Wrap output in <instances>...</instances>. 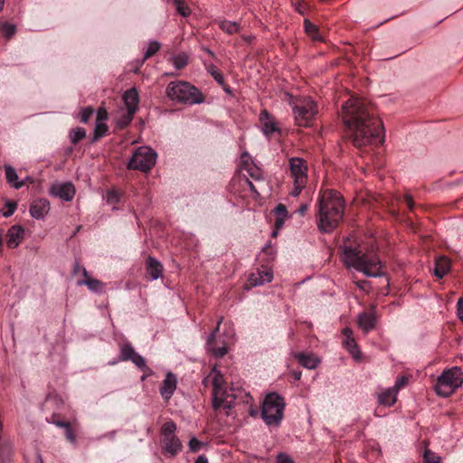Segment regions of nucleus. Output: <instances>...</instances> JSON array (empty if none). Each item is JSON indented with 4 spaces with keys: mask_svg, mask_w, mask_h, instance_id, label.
<instances>
[{
    "mask_svg": "<svg viewBox=\"0 0 463 463\" xmlns=\"http://www.w3.org/2000/svg\"><path fill=\"white\" fill-rule=\"evenodd\" d=\"M50 211V203L47 199L34 200L30 206V214L36 220H42Z\"/></svg>",
    "mask_w": 463,
    "mask_h": 463,
    "instance_id": "nucleus-18",
    "label": "nucleus"
},
{
    "mask_svg": "<svg viewBox=\"0 0 463 463\" xmlns=\"http://www.w3.org/2000/svg\"><path fill=\"white\" fill-rule=\"evenodd\" d=\"M141 371H143V372H144V373H145L147 377H149V376H151V375H153V374H154L153 370H152L151 368H149L146 364V367H144V369H142Z\"/></svg>",
    "mask_w": 463,
    "mask_h": 463,
    "instance_id": "nucleus-63",
    "label": "nucleus"
},
{
    "mask_svg": "<svg viewBox=\"0 0 463 463\" xmlns=\"http://www.w3.org/2000/svg\"><path fill=\"white\" fill-rule=\"evenodd\" d=\"M317 113V104L310 99L298 100L293 105L295 121L300 127L308 126Z\"/></svg>",
    "mask_w": 463,
    "mask_h": 463,
    "instance_id": "nucleus-10",
    "label": "nucleus"
},
{
    "mask_svg": "<svg viewBox=\"0 0 463 463\" xmlns=\"http://www.w3.org/2000/svg\"><path fill=\"white\" fill-rule=\"evenodd\" d=\"M137 354L131 344L126 343L120 347L119 358L121 361H130Z\"/></svg>",
    "mask_w": 463,
    "mask_h": 463,
    "instance_id": "nucleus-30",
    "label": "nucleus"
},
{
    "mask_svg": "<svg viewBox=\"0 0 463 463\" xmlns=\"http://www.w3.org/2000/svg\"><path fill=\"white\" fill-rule=\"evenodd\" d=\"M157 153L150 146L137 147L128 163V169L148 173L156 165Z\"/></svg>",
    "mask_w": 463,
    "mask_h": 463,
    "instance_id": "nucleus-9",
    "label": "nucleus"
},
{
    "mask_svg": "<svg viewBox=\"0 0 463 463\" xmlns=\"http://www.w3.org/2000/svg\"><path fill=\"white\" fill-rule=\"evenodd\" d=\"M249 413L252 417H256L258 415V410L256 408H253L252 406L250 407Z\"/></svg>",
    "mask_w": 463,
    "mask_h": 463,
    "instance_id": "nucleus-64",
    "label": "nucleus"
},
{
    "mask_svg": "<svg viewBox=\"0 0 463 463\" xmlns=\"http://www.w3.org/2000/svg\"><path fill=\"white\" fill-rule=\"evenodd\" d=\"M207 71L214 79V80L221 86L224 85V78L222 73L213 64L207 66Z\"/></svg>",
    "mask_w": 463,
    "mask_h": 463,
    "instance_id": "nucleus-32",
    "label": "nucleus"
},
{
    "mask_svg": "<svg viewBox=\"0 0 463 463\" xmlns=\"http://www.w3.org/2000/svg\"><path fill=\"white\" fill-rule=\"evenodd\" d=\"M273 274L270 269H264L258 270L256 273H251L248 279L250 287H258L269 283L272 280Z\"/></svg>",
    "mask_w": 463,
    "mask_h": 463,
    "instance_id": "nucleus-19",
    "label": "nucleus"
},
{
    "mask_svg": "<svg viewBox=\"0 0 463 463\" xmlns=\"http://www.w3.org/2000/svg\"><path fill=\"white\" fill-rule=\"evenodd\" d=\"M7 246L16 248L24 237V229L21 225H13L7 232Z\"/></svg>",
    "mask_w": 463,
    "mask_h": 463,
    "instance_id": "nucleus-21",
    "label": "nucleus"
},
{
    "mask_svg": "<svg viewBox=\"0 0 463 463\" xmlns=\"http://www.w3.org/2000/svg\"><path fill=\"white\" fill-rule=\"evenodd\" d=\"M94 110L90 106L85 107L80 113V120L82 123H87L90 117L93 115Z\"/></svg>",
    "mask_w": 463,
    "mask_h": 463,
    "instance_id": "nucleus-41",
    "label": "nucleus"
},
{
    "mask_svg": "<svg viewBox=\"0 0 463 463\" xmlns=\"http://www.w3.org/2000/svg\"><path fill=\"white\" fill-rule=\"evenodd\" d=\"M344 262L348 268L363 272L366 277L383 275L379 257L374 252H362L359 247L345 245L342 247Z\"/></svg>",
    "mask_w": 463,
    "mask_h": 463,
    "instance_id": "nucleus-4",
    "label": "nucleus"
},
{
    "mask_svg": "<svg viewBox=\"0 0 463 463\" xmlns=\"http://www.w3.org/2000/svg\"><path fill=\"white\" fill-rule=\"evenodd\" d=\"M290 174L295 183L307 181V166L305 161L300 157H292L289 159Z\"/></svg>",
    "mask_w": 463,
    "mask_h": 463,
    "instance_id": "nucleus-13",
    "label": "nucleus"
},
{
    "mask_svg": "<svg viewBox=\"0 0 463 463\" xmlns=\"http://www.w3.org/2000/svg\"><path fill=\"white\" fill-rule=\"evenodd\" d=\"M463 383V372L459 367L445 370L437 379L435 391L441 397H449Z\"/></svg>",
    "mask_w": 463,
    "mask_h": 463,
    "instance_id": "nucleus-8",
    "label": "nucleus"
},
{
    "mask_svg": "<svg viewBox=\"0 0 463 463\" xmlns=\"http://www.w3.org/2000/svg\"><path fill=\"white\" fill-rule=\"evenodd\" d=\"M246 182H247V184L249 185V188H250V192L258 196L259 193H258L255 185L250 180H248V179L246 180Z\"/></svg>",
    "mask_w": 463,
    "mask_h": 463,
    "instance_id": "nucleus-60",
    "label": "nucleus"
},
{
    "mask_svg": "<svg viewBox=\"0 0 463 463\" xmlns=\"http://www.w3.org/2000/svg\"><path fill=\"white\" fill-rule=\"evenodd\" d=\"M342 334L345 337L344 340H347V339H352L354 338L353 336V331L350 327H345L343 330H342Z\"/></svg>",
    "mask_w": 463,
    "mask_h": 463,
    "instance_id": "nucleus-57",
    "label": "nucleus"
},
{
    "mask_svg": "<svg viewBox=\"0 0 463 463\" xmlns=\"http://www.w3.org/2000/svg\"><path fill=\"white\" fill-rule=\"evenodd\" d=\"M219 28L228 34H233L240 31V24L228 20H220L217 22Z\"/></svg>",
    "mask_w": 463,
    "mask_h": 463,
    "instance_id": "nucleus-28",
    "label": "nucleus"
},
{
    "mask_svg": "<svg viewBox=\"0 0 463 463\" xmlns=\"http://www.w3.org/2000/svg\"><path fill=\"white\" fill-rule=\"evenodd\" d=\"M116 433H117V430H112V431L102 434L97 439L101 440L102 439L108 438L110 440H113L116 437Z\"/></svg>",
    "mask_w": 463,
    "mask_h": 463,
    "instance_id": "nucleus-56",
    "label": "nucleus"
},
{
    "mask_svg": "<svg viewBox=\"0 0 463 463\" xmlns=\"http://www.w3.org/2000/svg\"><path fill=\"white\" fill-rule=\"evenodd\" d=\"M160 49V43L156 41H150L146 51L144 53V60H147L156 54Z\"/></svg>",
    "mask_w": 463,
    "mask_h": 463,
    "instance_id": "nucleus-34",
    "label": "nucleus"
},
{
    "mask_svg": "<svg viewBox=\"0 0 463 463\" xmlns=\"http://www.w3.org/2000/svg\"><path fill=\"white\" fill-rule=\"evenodd\" d=\"M123 101L127 107V110L129 111V115H135L138 108V92L136 88H131L125 91L123 94Z\"/></svg>",
    "mask_w": 463,
    "mask_h": 463,
    "instance_id": "nucleus-20",
    "label": "nucleus"
},
{
    "mask_svg": "<svg viewBox=\"0 0 463 463\" xmlns=\"http://www.w3.org/2000/svg\"><path fill=\"white\" fill-rule=\"evenodd\" d=\"M165 95L172 101L184 105L202 104L205 99L198 88L184 80L169 82L165 89Z\"/></svg>",
    "mask_w": 463,
    "mask_h": 463,
    "instance_id": "nucleus-5",
    "label": "nucleus"
},
{
    "mask_svg": "<svg viewBox=\"0 0 463 463\" xmlns=\"http://www.w3.org/2000/svg\"><path fill=\"white\" fill-rule=\"evenodd\" d=\"M108 126L105 122H96L95 129H94V141L102 137L108 132Z\"/></svg>",
    "mask_w": 463,
    "mask_h": 463,
    "instance_id": "nucleus-35",
    "label": "nucleus"
},
{
    "mask_svg": "<svg viewBox=\"0 0 463 463\" xmlns=\"http://www.w3.org/2000/svg\"><path fill=\"white\" fill-rule=\"evenodd\" d=\"M291 355L297 359L303 367L309 370L316 369L321 362L317 356L310 353L292 352Z\"/></svg>",
    "mask_w": 463,
    "mask_h": 463,
    "instance_id": "nucleus-17",
    "label": "nucleus"
},
{
    "mask_svg": "<svg viewBox=\"0 0 463 463\" xmlns=\"http://www.w3.org/2000/svg\"><path fill=\"white\" fill-rule=\"evenodd\" d=\"M106 199L108 203L117 204L120 201V194L117 190L111 189L107 192Z\"/></svg>",
    "mask_w": 463,
    "mask_h": 463,
    "instance_id": "nucleus-39",
    "label": "nucleus"
},
{
    "mask_svg": "<svg viewBox=\"0 0 463 463\" xmlns=\"http://www.w3.org/2000/svg\"><path fill=\"white\" fill-rule=\"evenodd\" d=\"M342 110L346 135L354 146L360 148L383 142V123L368 110L364 101L351 97L343 104Z\"/></svg>",
    "mask_w": 463,
    "mask_h": 463,
    "instance_id": "nucleus-1",
    "label": "nucleus"
},
{
    "mask_svg": "<svg viewBox=\"0 0 463 463\" xmlns=\"http://www.w3.org/2000/svg\"><path fill=\"white\" fill-rule=\"evenodd\" d=\"M56 417V414L55 413H52V420H48V422H51L52 424H54L55 426L57 427H60V428H64L66 429L69 425H71V423L69 421H64V420H54V418Z\"/></svg>",
    "mask_w": 463,
    "mask_h": 463,
    "instance_id": "nucleus-49",
    "label": "nucleus"
},
{
    "mask_svg": "<svg viewBox=\"0 0 463 463\" xmlns=\"http://www.w3.org/2000/svg\"><path fill=\"white\" fill-rule=\"evenodd\" d=\"M176 385L177 378L175 374L168 372L159 388L160 395L164 401L168 402L172 398L176 389Z\"/></svg>",
    "mask_w": 463,
    "mask_h": 463,
    "instance_id": "nucleus-15",
    "label": "nucleus"
},
{
    "mask_svg": "<svg viewBox=\"0 0 463 463\" xmlns=\"http://www.w3.org/2000/svg\"><path fill=\"white\" fill-rule=\"evenodd\" d=\"M306 184H307V182H302L301 184L300 183L298 184V183H295V181H293V188L290 192V194L293 197L298 196L301 194L303 188L306 186Z\"/></svg>",
    "mask_w": 463,
    "mask_h": 463,
    "instance_id": "nucleus-45",
    "label": "nucleus"
},
{
    "mask_svg": "<svg viewBox=\"0 0 463 463\" xmlns=\"http://www.w3.org/2000/svg\"><path fill=\"white\" fill-rule=\"evenodd\" d=\"M304 27L305 32L313 39L316 41H321L322 38L319 34V29L318 27L311 23L308 19H305L304 21Z\"/></svg>",
    "mask_w": 463,
    "mask_h": 463,
    "instance_id": "nucleus-29",
    "label": "nucleus"
},
{
    "mask_svg": "<svg viewBox=\"0 0 463 463\" xmlns=\"http://www.w3.org/2000/svg\"><path fill=\"white\" fill-rule=\"evenodd\" d=\"M408 377L406 376H399L396 381H395V383L394 385L392 386V388L397 392H399V391L403 388L407 383H408Z\"/></svg>",
    "mask_w": 463,
    "mask_h": 463,
    "instance_id": "nucleus-44",
    "label": "nucleus"
},
{
    "mask_svg": "<svg viewBox=\"0 0 463 463\" xmlns=\"http://www.w3.org/2000/svg\"><path fill=\"white\" fill-rule=\"evenodd\" d=\"M51 192L65 202L71 201L75 195L74 185L70 182L53 185Z\"/></svg>",
    "mask_w": 463,
    "mask_h": 463,
    "instance_id": "nucleus-16",
    "label": "nucleus"
},
{
    "mask_svg": "<svg viewBox=\"0 0 463 463\" xmlns=\"http://www.w3.org/2000/svg\"><path fill=\"white\" fill-rule=\"evenodd\" d=\"M440 457H439L436 453L430 451V449H425L423 453V462L424 463H439Z\"/></svg>",
    "mask_w": 463,
    "mask_h": 463,
    "instance_id": "nucleus-38",
    "label": "nucleus"
},
{
    "mask_svg": "<svg viewBox=\"0 0 463 463\" xmlns=\"http://www.w3.org/2000/svg\"><path fill=\"white\" fill-rule=\"evenodd\" d=\"M223 317H221L217 321L216 327L212 331V333L207 336L206 339V350L208 353L212 354L215 358H222L228 353L227 346L224 344L219 346V341L216 338L217 332L220 329V326Z\"/></svg>",
    "mask_w": 463,
    "mask_h": 463,
    "instance_id": "nucleus-12",
    "label": "nucleus"
},
{
    "mask_svg": "<svg viewBox=\"0 0 463 463\" xmlns=\"http://www.w3.org/2000/svg\"><path fill=\"white\" fill-rule=\"evenodd\" d=\"M285 401L277 392L268 393L262 403L260 416L269 427L278 428L284 418Z\"/></svg>",
    "mask_w": 463,
    "mask_h": 463,
    "instance_id": "nucleus-6",
    "label": "nucleus"
},
{
    "mask_svg": "<svg viewBox=\"0 0 463 463\" xmlns=\"http://www.w3.org/2000/svg\"><path fill=\"white\" fill-rule=\"evenodd\" d=\"M194 463H209L208 458L205 455H200Z\"/></svg>",
    "mask_w": 463,
    "mask_h": 463,
    "instance_id": "nucleus-61",
    "label": "nucleus"
},
{
    "mask_svg": "<svg viewBox=\"0 0 463 463\" xmlns=\"http://www.w3.org/2000/svg\"><path fill=\"white\" fill-rule=\"evenodd\" d=\"M176 429L173 420L165 422L160 429L162 453L169 458H175L183 449L182 441L175 435Z\"/></svg>",
    "mask_w": 463,
    "mask_h": 463,
    "instance_id": "nucleus-7",
    "label": "nucleus"
},
{
    "mask_svg": "<svg viewBox=\"0 0 463 463\" xmlns=\"http://www.w3.org/2000/svg\"><path fill=\"white\" fill-rule=\"evenodd\" d=\"M5 206L6 210L5 212H3V216L10 217L11 215L14 214V211L16 210L17 204L15 202L9 201L5 203Z\"/></svg>",
    "mask_w": 463,
    "mask_h": 463,
    "instance_id": "nucleus-46",
    "label": "nucleus"
},
{
    "mask_svg": "<svg viewBox=\"0 0 463 463\" xmlns=\"http://www.w3.org/2000/svg\"><path fill=\"white\" fill-rule=\"evenodd\" d=\"M377 323V316L375 307L373 306L369 312H362L357 317V325L359 328L367 334L375 328Z\"/></svg>",
    "mask_w": 463,
    "mask_h": 463,
    "instance_id": "nucleus-14",
    "label": "nucleus"
},
{
    "mask_svg": "<svg viewBox=\"0 0 463 463\" xmlns=\"http://www.w3.org/2000/svg\"><path fill=\"white\" fill-rule=\"evenodd\" d=\"M78 285H86L90 291L98 294L104 291V283L97 279L89 278V276L83 280H79Z\"/></svg>",
    "mask_w": 463,
    "mask_h": 463,
    "instance_id": "nucleus-26",
    "label": "nucleus"
},
{
    "mask_svg": "<svg viewBox=\"0 0 463 463\" xmlns=\"http://www.w3.org/2000/svg\"><path fill=\"white\" fill-rule=\"evenodd\" d=\"M398 392L392 388H387L378 395V402L384 406H392L397 401Z\"/></svg>",
    "mask_w": 463,
    "mask_h": 463,
    "instance_id": "nucleus-24",
    "label": "nucleus"
},
{
    "mask_svg": "<svg viewBox=\"0 0 463 463\" xmlns=\"http://www.w3.org/2000/svg\"><path fill=\"white\" fill-rule=\"evenodd\" d=\"M176 11L183 17H187L191 14L189 6L185 4L184 0H173Z\"/></svg>",
    "mask_w": 463,
    "mask_h": 463,
    "instance_id": "nucleus-33",
    "label": "nucleus"
},
{
    "mask_svg": "<svg viewBox=\"0 0 463 463\" xmlns=\"http://www.w3.org/2000/svg\"><path fill=\"white\" fill-rule=\"evenodd\" d=\"M250 175L255 180H262L261 174L258 169L250 172Z\"/></svg>",
    "mask_w": 463,
    "mask_h": 463,
    "instance_id": "nucleus-59",
    "label": "nucleus"
},
{
    "mask_svg": "<svg viewBox=\"0 0 463 463\" xmlns=\"http://www.w3.org/2000/svg\"><path fill=\"white\" fill-rule=\"evenodd\" d=\"M290 375L295 381H299L302 376V372L300 370H292Z\"/></svg>",
    "mask_w": 463,
    "mask_h": 463,
    "instance_id": "nucleus-58",
    "label": "nucleus"
},
{
    "mask_svg": "<svg viewBox=\"0 0 463 463\" xmlns=\"http://www.w3.org/2000/svg\"><path fill=\"white\" fill-rule=\"evenodd\" d=\"M108 118V113L105 109L99 108L97 111L96 122H105Z\"/></svg>",
    "mask_w": 463,
    "mask_h": 463,
    "instance_id": "nucleus-51",
    "label": "nucleus"
},
{
    "mask_svg": "<svg viewBox=\"0 0 463 463\" xmlns=\"http://www.w3.org/2000/svg\"><path fill=\"white\" fill-rule=\"evenodd\" d=\"M345 202L334 190L324 191L318 200V227L323 232H332L343 218Z\"/></svg>",
    "mask_w": 463,
    "mask_h": 463,
    "instance_id": "nucleus-3",
    "label": "nucleus"
},
{
    "mask_svg": "<svg viewBox=\"0 0 463 463\" xmlns=\"http://www.w3.org/2000/svg\"><path fill=\"white\" fill-rule=\"evenodd\" d=\"M344 345L348 353L355 361H360L362 357L361 351L354 340V338L344 340Z\"/></svg>",
    "mask_w": 463,
    "mask_h": 463,
    "instance_id": "nucleus-27",
    "label": "nucleus"
},
{
    "mask_svg": "<svg viewBox=\"0 0 463 463\" xmlns=\"http://www.w3.org/2000/svg\"><path fill=\"white\" fill-rule=\"evenodd\" d=\"M163 265L159 260L152 256H148L146 260V270L151 280H156L162 276Z\"/></svg>",
    "mask_w": 463,
    "mask_h": 463,
    "instance_id": "nucleus-22",
    "label": "nucleus"
},
{
    "mask_svg": "<svg viewBox=\"0 0 463 463\" xmlns=\"http://www.w3.org/2000/svg\"><path fill=\"white\" fill-rule=\"evenodd\" d=\"M403 201H404V203L406 204L407 208L412 212L414 210V202H413L411 195L405 194L403 196Z\"/></svg>",
    "mask_w": 463,
    "mask_h": 463,
    "instance_id": "nucleus-54",
    "label": "nucleus"
},
{
    "mask_svg": "<svg viewBox=\"0 0 463 463\" xmlns=\"http://www.w3.org/2000/svg\"><path fill=\"white\" fill-rule=\"evenodd\" d=\"M204 387H213V407L215 411L222 408L226 411V414L230 415V410L234 406L237 400L248 402L250 395L240 388H228L224 381L223 374L213 367L210 373L203 379Z\"/></svg>",
    "mask_w": 463,
    "mask_h": 463,
    "instance_id": "nucleus-2",
    "label": "nucleus"
},
{
    "mask_svg": "<svg viewBox=\"0 0 463 463\" xmlns=\"http://www.w3.org/2000/svg\"><path fill=\"white\" fill-rule=\"evenodd\" d=\"M60 402H61V398L58 395H56V394H48L46 399H45L43 406L45 408H50L53 404H58Z\"/></svg>",
    "mask_w": 463,
    "mask_h": 463,
    "instance_id": "nucleus-42",
    "label": "nucleus"
},
{
    "mask_svg": "<svg viewBox=\"0 0 463 463\" xmlns=\"http://www.w3.org/2000/svg\"><path fill=\"white\" fill-rule=\"evenodd\" d=\"M133 117L134 115H129V111L127 110V113L124 114L122 118L118 120V126L120 128H125L128 126L131 123Z\"/></svg>",
    "mask_w": 463,
    "mask_h": 463,
    "instance_id": "nucleus-47",
    "label": "nucleus"
},
{
    "mask_svg": "<svg viewBox=\"0 0 463 463\" xmlns=\"http://www.w3.org/2000/svg\"><path fill=\"white\" fill-rule=\"evenodd\" d=\"M6 182L14 189H20L25 185V181H20L16 170L10 165H5Z\"/></svg>",
    "mask_w": 463,
    "mask_h": 463,
    "instance_id": "nucleus-23",
    "label": "nucleus"
},
{
    "mask_svg": "<svg viewBox=\"0 0 463 463\" xmlns=\"http://www.w3.org/2000/svg\"><path fill=\"white\" fill-rule=\"evenodd\" d=\"M277 463H295L294 460L285 453H279L277 457Z\"/></svg>",
    "mask_w": 463,
    "mask_h": 463,
    "instance_id": "nucleus-52",
    "label": "nucleus"
},
{
    "mask_svg": "<svg viewBox=\"0 0 463 463\" xmlns=\"http://www.w3.org/2000/svg\"><path fill=\"white\" fill-rule=\"evenodd\" d=\"M259 121L262 134L270 138L273 135H282V130L275 118L266 109H262L259 116Z\"/></svg>",
    "mask_w": 463,
    "mask_h": 463,
    "instance_id": "nucleus-11",
    "label": "nucleus"
},
{
    "mask_svg": "<svg viewBox=\"0 0 463 463\" xmlns=\"http://www.w3.org/2000/svg\"><path fill=\"white\" fill-rule=\"evenodd\" d=\"M81 272L84 278L88 277V271L87 269L80 264L79 261H75L74 267H73V273Z\"/></svg>",
    "mask_w": 463,
    "mask_h": 463,
    "instance_id": "nucleus-53",
    "label": "nucleus"
},
{
    "mask_svg": "<svg viewBox=\"0 0 463 463\" xmlns=\"http://www.w3.org/2000/svg\"><path fill=\"white\" fill-rule=\"evenodd\" d=\"M188 63L187 57L185 55H177L173 59V64L175 69L181 70L184 68Z\"/></svg>",
    "mask_w": 463,
    "mask_h": 463,
    "instance_id": "nucleus-40",
    "label": "nucleus"
},
{
    "mask_svg": "<svg viewBox=\"0 0 463 463\" xmlns=\"http://www.w3.org/2000/svg\"><path fill=\"white\" fill-rule=\"evenodd\" d=\"M139 369L142 370L144 367H146V360L143 356H141L138 353L135 354L133 358L130 360Z\"/></svg>",
    "mask_w": 463,
    "mask_h": 463,
    "instance_id": "nucleus-43",
    "label": "nucleus"
},
{
    "mask_svg": "<svg viewBox=\"0 0 463 463\" xmlns=\"http://www.w3.org/2000/svg\"><path fill=\"white\" fill-rule=\"evenodd\" d=\"M2 33L7 39H10L13 35H14L16 32V26L14 24L5 22L1 25Z\"/></svg>",
    "mask_w": 463,
    "mask_h": 463,
    "instance_id": "nucleus-36",
    "label": "nucleus"
},
{
    "mask_svg": "<svg viewBox=\"0 0 463 463\" xmlns=\"http://www.w3.org/2000/svg\"><path fill=\"white\" fill-rule=\"evenodd\" d=\"M65 437L66 439L71 443L73 444L74 446H76L77 444V439H76V435L73 431V430L71 429V425H69L66 429H65Z\"/></svg>",
    "mask_w": 463,
    "mask_h": 463,
    "instance_id": "nucleus-48",
    "label": "nucleus"
},
{
    "mask_svg": "<svg viewBox=\"0 0 463 463\" xmlns=\"http://www.w3.org/2000/svg\"><path fill=\"white\" fill-rule=\"evenodd\" d=\"M295 10L301 15H304L306 14L307 7L306 5L301 3L298 2L295 4Z\"/></svg>",
    "mask_w": 463,
    "mask_h": 463,
    "instance_id": "nucleus-55",
    "label": "nucleus"
},
{
    "mask_svg": "<svg viewBox=\"0 0 463 463\" xmlns=\"http://www.w3.org/2000/svg\"><path fill=\"white\" fill-rule=\"evenodd\" d=\"M205 446V443L198 440L196 438L193 437L190 439L188 442L189 450L193 453L199 452L203 447Z\"/></svg>",
    "mask_w": 463,
    "mask_h": 463,
    "instance_id": "nucleus-37",
    "label": "nucleus"
},
{
    "mask_svg": "<svg viewBox=\"0 0 463 463\" xmlns=\"http://www.w3.org/2000/svg\"><path fill=\"white\" fill-rule=\"evenodd\" d=\"M285 219H286V217H277L276 218L275 224H276L277 228H279L284 224Z\"/></svg>",
    "mask_w": 463,
    "mask_h": 463,
    "instance_id": "nucleus-62",
    "label": "nucleus"
},
{
    "mask_svg": "<svg viewBox=\"0 0 463 463\" xmlns=\"http://www.w3.org/2000/svg\"><path fill=\"white\" fill-rule=\"evenodd\" d=\"M274 212L276 213L277 217H287V214H288L286 206L281 203H279V205L276 206V208L274 209Z\"/></svg>",
    "mask_w": 463,
    "mask_h": 463,
    "instance_id": "nucleus-50",
    "label": "nucleus"
},
{
    "mask_svg": "<svg viewBox=\"0 0 463 463\" xmlns=\"http://www.w3.org/2000/svg\"><path fill=\"white\" fill-rule=\"evenodd\" d=\"M450 269V261L446 257H439L436 260L434 275L442 279Z\"/></svg>",
    "mask_w": 463,
    "mask_h": 463,
    "instance_id": "nucleus-25",
    "label": "nucleus"
},
{
    "mask_svg": "<svg viewBox=\"0 0 463 463\" xmlns=\"http://www.w3.org/2000/svg\"><path fill=\"white\" fill-rule=\"evenodd\" d=\"M86 136V131L82 128H76L71 130L70 139L73 145L79 143Z\"/></svg>",
    "mask_w": 463,
    "mask_h": 463,
    "instance_id": "nucleus-31",
    "label": "nucleus"
}]
</instances>
